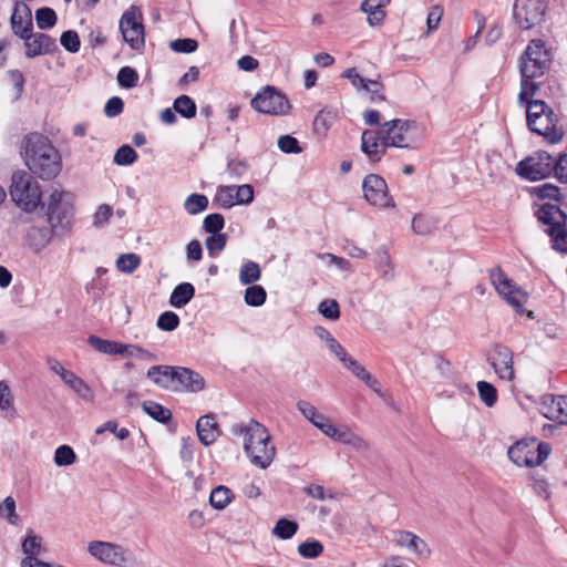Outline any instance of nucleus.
Here are the masks:
<instances>
[{
  "label": "nucleus",
  "mask_w": 567,
  "mask_h": 567,
  "mask_svg": "<svg viewBox=\"0 0 567 567\" xmlns=\"http://www.w3.org/2000/svg\"><path fill=\"white\" fill-rule=\"evenodd\" d=\"M87 343L97 352L109 355H118L122 342L102 339L96 336H90Z\"/></svg>",
  "instance_id": "35"
},
{
  "label": "nucleus",
  "mask_w": 567,
  "mask_h": 567,
  "mask_svg": "<svg viewBox=\"0 0 567 567\" xmlns=\"http://www.w3.org/2000/svg\"><path fill=\"white\" fill-rule=\"evenodd\" d=\"M542 413L548 420L567 424V395L551 396L542 404Z\"/></svg>",
  "instance_id": "26"
},
{
  "label": "nucleus",
  "mask_w": 567,
  "mask_h": 567,
  "mask_svg": "<svg viewBox=\"0 0 567 567\" xmlns=\"http://www.w3.org/2000/svg\"><path fill=\"white\" fill-rule=\"evenodd\" d=\"M60 41L62 47L72 53H75L80 50L81 42L75 31L69 30L63 32Z\"/></svg>",
  "instance_id": "60"
},
{
  "label": "nucleus",
  "mask_w": 567,
  "mask_h": 567,
  "mask_svg": "<svg viewBox=\"0 0 567 567\" xmlns=\"http://www.w3.org/2000/svg\"><path fill=\"white\" fill-rule=\"evenodd\" d=\"M336 120V113L330 110H321L313 121L315 131L320 135H326Z\"/></svg>",
  "instance_id": "40"
},
{
  "label": "nucleus",
  "mask_w": 567,
  "mask_h": 567,
  "mask_svg": "<svg viewBox=\"0 0 567 567\" xmlns=\"http://www.w3.org/2000/svg\"><path fill=\"white\" fill-rule=\"evenodd\" d=\"M141 264V258L138 255L130 252L123 254L118 256L116 260V268L118 271L124 274H132L136 270V268Z\"/></svg>",
  "instance_id": "46"
},
{
  "label": "nucleus",
  "mask_w": 567,
  "mask_h": 567,
  "mask_svg": "<svg viewBox=\"0 0 567 567\" xmlns=\"http://www.w3.org/2000/svg\"><path fill=\"white\" fill-rule=\"evenodd\" d=\"M63 382L71 388L83 401L92 403L95 399L91 386L74 372L70 371Z\"/></svg>",
  "instance_id": "32"
},
{
  "label": "nucleus",
  "mask_w": 567,
  "mask_h": 567,
  "mask_svg": "<svg viewBox=\"0 0 567 567\" xmlns=\"http://www.w3.org/2000/svg\"><path fill=\"white\" fill-rule=\"evenodd\" d=\"M120 30L124 41L133 49L140 50L145 44L143 14L138 7L132 6L120 19Z\"/></svg>",
  "instance_id": "13"
},
{
  "label": "nucleus",
  "mask_w": 567,
  "mask_h": 567,
  "mask_svg": "<svg viewBox=\"0 0 567 567\" xmlns=\"http://www.w3.org/2000/svg\"><path fill=\"white\" fill-rule=\"evenodd\" d=\"M342 78L348 79L358 92H365L372 102L384 100L383 85L377 80L363 78L354 68L344 70Z\"/></svg>",
  "instance_id": "20"
},
{
  "label": "nucleus",
  "mask_w": 567,
  "mask_h": 567,
  "mask_svg": "<svg viewBox=\"0 0 567 567\" xmlns=\"http://www.w3.org/2000/svg\"><path fill=\"white\" fill-rule=\"evenodd\" d=\"M362 190L365 200L370 205L379 209L395 207L394 199L389 194L386 182L381 176L377 174L367 175L362 182Z\"/></svg>",
  "instance_id": "16"
},
{
  "label": "nucleus",
  "mask_w": 567,
  "mask_h": 567,
  "mask_svg": "<svg viewBox=\"0 0 567 567\" xmlns=\"http://www.w3.org/2000/svg\"><path fill=\"white\" fill-rule=\"evenodd\" d=\"M11 28L14 34L25 38V33L32 29V14L24 2H17L11 16Z\"/></svg>",
  "instance_id": "25"
},
{
  "label": "nucleus",
  "mask_w": 567,
  "mask_h": 567,
  "mask_svg": "<svg viewBox=\"0 0 567 567\" xmlns=\"http://www.w3.org/2000/svg\"><path fill=\"white\" fill-rule=\"evenodd\" d=\"M24 40L25 54L28 58L49 53L54 47V41L44 33H25Z\"/></svg>",
  "instance_id": "27"
},
{
  "label": "nucleus",
  "mask_w": 567,
  "mask_h": 567,
  "mask_svg": "<svg viewBox=\"0 0 567 567\" xmlns=\"http://www.w3.org/2000/svg\"><path fill=\"white\" fill-rule=\"evenodd\" d=\"M297 409L306 420L332 441L349 445L354 451L361 453L370 450L371 445L369 441L357 433L350 425L333 424L327 415L321 413L310 402L301 400L297 403Z\"/></svg>",
  "instance_id": "2"
},
{
  "label": "nucleus",
  "mask_w": 567,
  "mask_h": 567,
  "mask_svg": "<svg viewBox=\"0 0 567 567\" xmlns=\"http://www.w3.org/2000/svg\"><path fill=\"white\" fill-rule=\"evenodd\" d=\"M298 528L299 526L296 522L280 518L272 528V535L284 540L290 539L296 535Z\"/></svg>",
  "instance_id": "39"
},
{
  "label": "nucleus",
  "mask_w": 567,
  "mask_h": 567,
  "mask_svg": "<svg viewBox=\"0 0 567 567\" xmlns=\"http://www.w3.org/2000/svg\"><path fill=\"white\" fill-rule=\"evenodd\" d=\"M233 433L243 436L244 451L252 465L261 470L270 466L276 456V447L262 424L249 420L246 424L235 426Z\"/></svg>",
  "instance_id": "3"
},
{
  "label": "nucleus",
  "mask_w": 567,
  "mask_h": 567,
  "mask_svg": "<svg viewBox=\"0 0 567 567\" xmlns=\"http://www.w3.org/2000/svg\"><path fill=\"white\" fill-rule=\"evenodd\" d=\"M59 234L50 226H31L25 233V244L35 254L44 250Z\"/></svg>",
  "instance_id": "22"
},
{
  "label": "nucleus",
  "mask_w": 567,
  "mask_h": 567,
  "mask_svg": "<svg viewBox=\"0 0 567 567\" xmlns=\"http://www.w3.org/2000/svg\"><path fill=\"white\" fill-rule=\"evenodd\" d=\"M549 64H546L544 60H535L526 54H523L519 59V72H520V90L518 93V102L528 101L533 97L539 89L538 83L535 82L537 78H540L548 70Z\"/></svg>",
  "instance_id": "11"
},
{
  "label": "nucleus",
  "mask_w": 567,
  "mask_h": 567,
  "mask_svg": "<svg viewBox=\"0 0 567 567\" xmlns=\"http://www.w3.org/2000/svg\"><path fill=\"white\" fill-rule=\"evenodd\" d=\"M267 298L266 290L261 286H250L245 290V302L250 307H260Z\"/></svg>",
  "instance_id": "44"
},
{
  "label": "nucleus",
  "mask_w": 567,
  "mask_h": 567,
  "mask_svg": "<svg viewBox=\"0 0 567 567\" xmlns=\"http://www.w3.org/2000/svg\"><path fill=\"white\" fill-rule=\"evenodd\" d=\"M0 518L6 519L10 525H19L21 519L17 514L16 501L12 496H7L0 503Z\"/></svg>",
  "instance_id": "38"
},
{
  "label": "nucleus",
  "mask_w": 567,
  "mask_h": 567,
  "mask_svg": "<svg viewBox=\"0 0 567 567\" xmlns=\"http://www.w3.org/2000/svg\"><path fill=\"white\" fill-rule=\"evenodd\" d=\"M224 225H225V220H224L223 215L216 213V214L207 215L205 217L203 227H204L205 231L215 234V233H219L224 228Z\"/></svg>",
  "instance_id": "61"
},
{
  "label": "nucleus",
  "mask_w": 567,
  "mask_h": 567,
  "mask_svg": "<svg viewBox=\"0 0 567 567\" xmlns=\"http://www.w3.org/2000/svg\"><path fill=\"white\" fill-rule=\"evenodd\" d=\"M41 206L45 210L49 226L59 235L71 230L74 221V203L73 196L69 192L52 187Z\"/></svg>",
  "instance_id": "5"
},
{
  "label": "nucleus",
  "mask_w": 567,
  "mask_h": 567,
  "mask_svg": "<svg viewBox=\"0 0 567 567\" xmlns=\"http://www.w3.org/2000/svg\"><path fill=\"white\" fill-rule=\"evenodd\" d=\"M235 495L230 488L224 485H219L213 488L210 492L209 504L213 508L220 511L226 508L231 503Z\"/></svg>",
  "instance_id": "34"
},
{
  "label": "nucleus",
  "mask_w": 567,
  "mask_h": 567,
  "mask_svg": "<svg viewBox=\"0 0 567 567\" xmlns=\"http://www.w3.org/2000/svg\"><path fill=\"white\" fill-rule=\"evenodd\" d=\"M89 554L96 560L116 567H126L133 561L128 548L111 542L93 540L87 545Z\"/></svg>",
  "instance_id": "12"
},
{
  "label": "nucleus",
  "mask_w": 567,
  "mask_h": 567,
  "mask_svg": "<svg viewBox=\"0 0 567 567\" xmlns=\"http://www.w3.org/2000/svg\"><path fill=\"white\" fill-rule=\"evenodd\" d=\"M35 20L39 29H49L56 23V13L51 8H41L35 12Z\"/></svg>",
  "instance_id": "52"
},
{
  "label": "nucleus",
  "mask_w": 567,
  "mask_h": 567,
  "mask_svg": "<svg viewBox=\"0 0 567 567\" xmlns=\"http://www.w3.org/2000/svg\"><path fill=\"white\" fill-rule=\"evenodd\" d=\"M524 54L535 60H544L546 64H549V52L542 39L532 40L527 45Z\"/></svg>",
  "instance_id": "42"
},
{
  "label": "nucleus",
  "mask_w": 567,
  "mask_h": 567,
  "mask_svg": "<svg viewBox=\"0 0 567 567\" xmlns=\"http://www.w3.org/2000/svg\"><path fill=\"white\" fill-rule=\"evenodd\" d=\"M23 158L29 169L42 179L55 177L62 167L58 150L40 134H30L24 138Z\"/></svg>",
  "instance_id": "1"
},
{
  "label": "nucleus",
  "mask_w": 567,
  "mask_h": 567,
  "mask_svg": "<svg viewBox=\"0 0 567 567\" xmlns=\"http://www.w3.org/2000/svg\"><path fill=\"white\" fill-rule=\"evenodd\" d=\"M513 351L503 344H495L488 353V362L496 375L507 382L515 379Z\"/></svg>",
  "instance_id": "18"
},
{
  "label": "nucleus",
  "mask_w": 567,
  "mask_h": 567,
  "mask_svg": "<svg viewBox=\"0 0 567 567\" xmlns=\"http://www.w3.org/2000/svg\"><path fill=\"white\" fill-rule=\"evenodd\" d=\"M389 147L384 136L378 131L367 130L361 136V150L372 162H379Z\"/></svg>",
  "instance_id": "21"
},
{
  "label": "nucleus",
  "mask_w": 567,
  "mask_h": 567,
  "mask_svg": "<svg viewBox=\"0 0 567 567\" xmlns=\"http://www.w3.org/2000/svg\"><path fill=\"white\" fill-rule=\"evenodd\" d=\"M143 411L150 415L152 419L166 423L172 417V412L169 409L154 402V401H145L143 403Z\"/></svg>",
  "instance_id": "37"
},
{
  "label": "nucleus",
  "mask_w": 567,
  "mask_h": 567,
  "mask_svg": "<svg viewBox=\"0 0 567 567\" xmlns=\"http://www.w3.org/2000/svg\"><path fill=\"white\" fill-rule=\"evenodd\" d=\"M393 540L396 545L406 548L420 558H429L431 555V549L426 542L411 532H395Z\"/></svg>",
  "instance_id": "23"
},
{
  "label": "nucleus",
  "mask_w": 567,
  "mask_h": 567,
  "mask_svg": "<svg viewBox=\"0 0 567 567\" xmlns=\"http://www.w3.org/2000/svg\"><path fill=\"white\" fill-rule=\"evenodd\" d=\"M146 377L157 386L166 390H177V367L153 365L147 370Z\"/></svg>",
  "instance_id": "24"
},
{
  "label": "nucleus",
  "mask_w": 567,
  "mask_h": 567,
  "mask_svg": "<svg viewBox=\"0 0 567 567\" xmlns=\"http://www.w3.org/2000/svg\"><path fill=\"white\" fill-rule=\"evenodd\" d=\"M252 107L264 114L285 115L290 109L288 99L271 86L264 87L251 101Z\"/></svg>",
  "instance_id": "17"
},
{
  "label": "nucleus",
  "mask_w": 567,
  "mask_h": 567,
  "mask_svg": "<svg viewBox=\"0 0 567 567\" xmlns=\"http://www.w3.org/2000/svg\"><path fill=\"white\" fill-rule=\"evenodd\" d=\"M197 41L194 39H177L171 42V49L175 52L192 53L197 49Z\"/></svg>",
  "instance_id": "63"
},
{
  "label": "nucleus",
  "mask_w": 567,
  "mask_h": 567,
  "mask_svg": "<svg viewBox=\"0 0 567 567\" xmlns=\"http://www.w3.org/2000/svg\"><path fill=\"white\" fill-rule=\"evenodd\" d=\"M318 310L327 319L337 320L340 318L339 305L333 299H326L321 301Z\"/></svg>",
  "instance_id": "59"
},
{
  "label": "nucleus",
  "mask_w": 567,
  "mask_h": 567,
  "mask_svg": "<svg viewBox=\"0 0 567 567\" xmlns=\"http://www.w3.org/2000/svg\"><path fill=\"white\" fill-rule=\"evenodd\" d=\"M377 269L383 280L390 281L394 278V267L385 251L378 254Z\"/></svg>",
  "instance_id": "50"
},
{
  "label": "nucleus",
  "mask_w": 567,
  "mask_h": 567,
  "mask_svg": "<svg viewBox=\"0 0 567 567\" xmlns=\"http://www.w3.org/2000/svg\"><path fill=\"white\" fill-rule=\"evenodd\" d=\"M519 103L527 105V125L533 132L544 136L550 144L561 142L564 130L557 113L540 100L530 97Z\"/></svg>",
  "instance_id": "4"
},
{
  "label": "nucleus",
  "mask_w": 567,
  "mask_h": 567,
  "mask_svg": "<svg viewBox=\"0 0 567 567\" xmlns=\"http://www.w3.org/2000/svg\"><path fill=\"white\" fill-rule=\"evenodd\" d=\"M76 461V454L69 445H61L54 452V463L56 466H70Z\"/></svg>",
  "instance_id": "48"
},
{
  "label": "nucleus",
  "mask_w": 567,
  "mask_h": 567,
  "mask_svg": "<svg viewBox=\"0 0 567 567\" xmlns=\"http://www.w3.org/2000/svg\"><path fill=\"white\" fill-rule=\"evenodd\" d=\"M491 281L495 290L506 300L511 307L515 309L517 313H525L524 305L528 299V296L525 291L516 287L499 268L493 269L491 271Z\"/></svg>",
  "instance_id": "15"
},
{
  "label": "nucleus",
  "mask_w": 567,
  "mask_h": 567,
  "mask_svg": "<svg viewBox=\"0 0 567 567\" xmlns=\"http://www.w3.org/2000/svg\"><path fill=\"white\" fill-rule=\"evenodd\" d=\"M137 159V153L130 145H122L114 155L117 165H131Z\"/></svg>",
  "instance_id": "54"
},
{
  "label": "nucleus",
  "mask_w": 567,
  "mask_h": 567,
  "mask_svg": "<svg viewBox=\"0 0 567 567\" xmlns=\"http://www.w3.org/2000/svg\"><path fill=\"white\" fill-rule=\"evenodd\" d=\"M554 169V159L547 152L540 151L519 161L515 172L528 181H539L548 177Z\"/></svg>",
  "instance_id": "14"
},
{
  "label": "nucleus",
  "mask_w": 567,
  "mask_h": 567,
  "mask_svg": "<svg viewBox=\"0 0 567 567\" xmlns=\"http://www.w3.org/2000/svg\"><path fill=\"white\" fill-rule=\"evenodd\" d=\"M538 219L547 225L551 237L553 248L559 252H567V215L554 204H544L537 212Z\"/></svg>",
  "instance_id": "8"
},
{
  "label": "nucleus",
  "mask_w": 567,
  "mask_h": 567,
  "mask_svg": "<svg viewBox=\"0 0 567 567\" xmlns=\"http://www.w3.org/2000/svg\"><path fill=\"white\" fill-rule=\"evenodd\" d=\"M534 194L543 199H560V189L556 185L550 183H545L534 187Z\"/></svg>",
  "instance_id": "57"
},
{
  "label": "nucleus",
  "mask_w": 567,
  "mask_h": 567,
  "mask_svg": "<svg viewBox=\"0 0 567 567\" xmlns=\"http://www.w3.org/2000/svg\"><path fill=\"white\" fill-rule=\"evenodd\" d=\"M176 385L177 390L199 392L205 388V380L199 373L188 368L177 367Z\"/></svg>",
  "instance_id": "29"
},
{
  "label": "nucleus",
  "mask_w": 567,
  "mask_h": 567,
  "mask_svg": "<svg viewBox=\"0 0 567 567\" xmlns=\"http://www.w3.org/2000/svg\"><path fill=\"white\" fill-rule=\"evenodd\" d=\"M548 12V0H514L513 20L520 30L542 25Z\"/></svg>",
  "instance_id": "9"
},
{
  "label": "nucleus",
  "mask_w": 567,
  "mask_h": 567,
  "mask_svg": "<svg viewBox=\"0 0 567 567\" xmlns=\"http://www.w3.org/2000/svg\"><path fill=\"white\" fill-rule=\"evenodd\" d=\"M215 199L224 208H231L235 205H247L254 200V188L249 184L219 186Z\"/></svg>",
  "instance_id": "19"
},
{
  "label": "nucleus",
  "mask_w": 567,
  "mask_h": 567,
  "mask_svg": "<svg viewBox=\"0 0 567 567\" xmlns=\"http://www.w3.org/2000/svg\"><path fill=\"white\" fill-rule=\"evenodd\" d=\"M391 0H364L361 10L368 14V22L371 27L380 25L384 18V8Z\"/></svg>",
  "instance_id": "31"
},
{
  "label": "nucleus",
  "mask_w": 567,
  "mask_h": 567,
  "mask_svg": "<svg viewBox=\"0 0 567 567\" xmlns=\"http://www.w3.org/2000/svg\"><path fill=\"white\" fill-rule=\"evenodd\" d=\"M389 147L409 148L417 141V124L409 120H392L380 126Z\"/></svg>",
  "instance_id": "10"
},
{
  "label": "nucleus",
  "mask_w": 567,
  "mask_h": 567,
  "mask_svg": "<svg viewBox=\"0 0 567 567\" xmlns=\"http://www.w3.org/2000/svg\"><path fill=\"white\" fill-rule=\"evenodd\" d=\"M42 539L34 535L31 530L28 532L22 542V550L27 556L35 557L41 553Z\"/></svg>",
  "instance_id": "51"
},
{
  "label": "nucleus",
  "mask_w": 567,
  "mask_h": 567,
  "mask_svg": "<svg viewBox=\"0 0 567 567\" xmlns=\"http://www.w3.org/2000/svg\"><path fill=\"white\" fill-rule=\"evenodd\" d=\"M436 227V223L432 217L416 215L412 219V229L417 235H429Z\"/></svg>",
  "instance_id": "47"
},
{
  "label": "nucleus",
  "mask_w": 567,
  "mask_h": 567,
  "mask_svg": "<svg viewBox=\"0 0 567 567\" xmlns=\"http://www.w3.org/2000/svg\"><path fill=\"white\" fill-rule=\"evenodd\" d=\"M10 196L20 209L29 214L43 203L39 182L25 171L13 173Z\"/></svg>",
  "instance_id": "6"
},
{
  "label": "nucleus",
  "mask_w": 567,
  "mask_h": 567,
  "mask_svg": "<svg viewBox=\"0 0 567 567\" xmlns=\"http://www.w3.org/2000/svg\"><path fill=\"white\" fill-rule=\"evenodd\" d=\"M323 551V546L318 540L305 542L298 546V553L305 558H317Z\"/></svg>",
  "instance_id": "56"
},
{
  "label": "nucleus",
  "mask_w": 567,
  "mask_h": 567,
  "mask_svg": "<svg viewBox=\"0 0 567 567\" xmlns=\"http://www.w3.org/2000/svg\"><path fill=\"white\" fill-rule=\"evenodd\" d=\"M118 84L125 89L134 87L138 82L137 72L131 66H123L117 74Z\"/></svg>",
  "instance_id": "53"
},
{
  "label": "nucleus",
  "mask_w": 567,
  "mask_h": 567,
  "mask_svg": "<svg viewBox=\"0 0 567 567\" xmlns=\"http://www.w3.org/2000/svg\"><path fill=\"white\" fill-rule=\"evenodd\" d=\"M553 172L560 183H567V154H563L557 161H554Z\"/></svg>",
  "instance_id": "64"
},
{
  "label": "nucleus",
  "mask_w": 567,
  "mask_h": 567,
  "mask_svg": "<svg viewBox=\"0 0 567 567\" xmlns=\"http://www.w3.org/2000/svg\"><path fill=\"white\" fill-rule=\"evenodd\" d=\"M196 432L199 442L205 445H212L219 436V426L213 414L200 416L196 423Z\"/></svg>",
  "instance_id": "28"
},
{
  "label": "nucleus",
  "mask_w": 567,
  "mask_h": 567,
  "mask_svg": "<svg viewBox=\"0 0 567 567\" xmlns=\"http://www.w3.org/2000/svg\"><path fill=\"white\" fill-rule=\"evenodd\" d=\"M179 322V317L175 312L165 311L158 317L156 326L163 331H173Z\"/></svg>",
  "instance_id": "55"
},
{
  "label": "nucleus",
  "mask_w": 567,
  "mask_h": 567,
  "mask_svg": "<svg viewBox=\"0 0 567 567\" xmlns=\"http://www.w3.org/2000/svg\"><path fill=\"white\" fill-rule=\"evenodd\" d=\"M261 272L258 264L248 261L244 264L239 271V280L243 285H251L260 279Z\"/></svg>",
  "instance_id": "43"
},
{
  "label": "nucleus",
  "mask_w": 567,
  "mask_h": 567,
  "mask_svg": "<svg viewBox=\"0 0 567 567\" xmlns=\"http://www.w3.org/2000/svg\"><path fill=\"white\" fill-rule=\"evenodd\" d=\"M208 198L203 194H192L184 202V208L189 215H196L207 209Z\"/></svg>",
  "instance_id": "41"
},
{
  "label": "nucleus",
  "mask_w": 567,
  "mask_h": 567,
  "mask_svg": "<svg viewBox=\"0 0 567 567\" xmlns=\"http://www.w3.org/2000/svg\"><path fill=\"white\" fill-rule=\"evenodd\" d=\"M551 447L548 443L536 439H524L508 449L509 460L517 466H538L549 456Z\"/></svg>",
  "instance_id": "7"
},
{
  "label": "nucleus",
  "mask_w": 567,
  "mask_h": 567,
  "mask_svg": "<svg viewBox=\"0 0 567 567\" xmlns=\"http://www.w3.org/2000/svg\"><path fill=\"white\" fill-rule=\"evenodd\" d=\"M195 288L189 282L177 285L169 297V305L174 308H182L186 306L194 297Z\"/></svg>",
  "instance_id": "33"
},
{
  "label": "nucleus",
  "mask_w": 567,
  "mask_h": 567,
  "mask_svg": "<svg viewBox=\"0 0 567 567\" xmlns=\"http://www.w3.org/2000/svg\"><path fill=\"white\" fill-rule=\"evenodd\" d=\"M174 111L183 117L192 118L196 114V104L188 95H181L174 102Z\"/></svg>",
  "instance_id": "45"
},
{
  "label": "nucleus",
  "mask_w": 567,
  "mask_h": 567,
  "mask_svg": "<svg viewBox=\"0 0 567 567\" xmlns=\"http://www.w3.org/2000/svg\"><path fill=\"white\" fill-rule=\"evenodd\" d=\"M227 237L225 234L215 233L209 236L206 241V248L208 252L213 256L217 252H220L226 246Z\"/></svg>",
  "instance_id": "58"
},
{
  "label": "nucleus",
  "mask_w": 567,
  "mask_h": 567,
  "mask_svg": "<svg viewBox=\"0 0 567 567\" xmlns=\"http://www.w3.org/2000/svg\"><path fill=\"white\" fill-rule=\"evenodd\" d=\"M278 147L281 152L287 154H299L302 151L297 138L290 135L280 136L278 138Z\"/></svg>",
  "instance_id": "62"
},
{
  "label": "nucleus",
  "mask_w": 567,
  "mask_h": 567,
  "mask_svg": "<svg viewBox=\"0 0 567 567\" xmlns=\"http://www.w3.org/2000/svg\"><path fill=\"white\" fill-rule=\"evenodd\" d=\"M477 391L481 400L488 406L492 408L497 401L496 388L486 381L477 382Z\"/></svg>",
  "instance_id": "49"
},
{
  "label": "nucleus",
  "mask_w": 567,
  "mask_h": 567,
  "mask_svg": "<svg viewBox=\"0 0 567 567\" xmlns=\"http://www.w3.org/2000/svg\"><path fill=\"white\" fill-rule=\"evenodd\" d=\"M118 355L126 358H136L142 361L152 362L156 360V355L145 348L132 343H122Z\"/></svg>",
  "instance_id": "36"
},
{
  "label": "nucleus",
  "mask_w": 567,
  "mask_h": 567,
  "mask_svg": "<svg viewBox=\"0 0 567 567\" xmlns=\"http://www.w3.org/2000/svg\"><path fill=\"white\" fill-rule=\"evenodd\" d=\"M340 362L344 368L350 370L354 377L364 382L367 386L374 392L380 393V384L378 380L373 378L359 361L347 354Z\"/></svg>",
  "instance_id": "30"
}]
</instances>
